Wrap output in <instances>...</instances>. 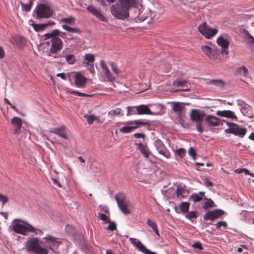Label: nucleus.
I'll list each match as a JSON object with an SVG mask.
<instances>
[{"mask_svg":"<svg viewBox=\"0 0 254 254\" xmlns=\"http://www.w3.org/2000/svg\"><path fill=\"white\" fill-rule=\"evenodd\" d=\"M107 223L109 224L107 228V230L113 231L116 229V225L115 222L109 220V222H107Z\"/></svg>","mask_w":254,"mask_h":254,"instance_id":"49","label":"nucleus"},{"mask_svg":"<svg viewBox=\"0 0 254 254\" xmlns=\"http://www.w3.org/2000/svg\"><path fill=\"white\" fill-rule=\"evenodd\" d=\"M144 157L146 158L145 161L148 162L149 161L151 162L153 164L156 162V157L149 151L148 148L144 145Z\"/></svg>","mask_w":254,"mask_h":254,"instance_id":"25","label":"nucleus"},{"mask_svg":"<svg viewBox=\"0 0 254 254\" xmlns=\"http://www.w3.org/2000/svg\"><path fill=\"white\" fill-rule=\"evenodd\" d=\"M135 145L136 146V149L139 150L140 151V152L143 154V144L139 142V143H137L136 142L135 143Z\"/></svg>","mask_w":254,"mask_h":254,"instance_id":"60","label":"nucleus"},{"mask_svg":"<svg viewBox=\"0 0 254 254\" xmlns=\"http://www.w3.org/2000/svg\"><path fill=\"white\" fill-rule=\"evenodd\" d=\"M146 224L148 227L152 229V230L158 237H160L158 227L155 221L150 218H147L146 221Z\"/></svg>","mask_w":254,"mask_h":254,"instance_id":"29","label":"nucleus"},{"mask_svg":"<svg viewBox=\"0 0 254 254\" xmlns=\"http://www.w3.org/2000/svg\"><path fill=\"white\" fill-rule=\"evenodd\" d=\"M111 67L113 70V71L116 73L118 74L119 73L118 68L117 67V66L114 63H110Z\"/></svg>","mask_w":254,"mask_h":254,"instance_id":"57","label":"nucleus"},{"mask_svg":"<svg viewBox=\"0 0 254 254\" xmlns=\"http://www.w3.org/2000/svg\"><path fill=\"white\" fill-rule=\"evenodd\" d=\"M128 125L130 126L124 127L120 129V131L122 132H130L134 128H136L140 126L143 125V121H135L133 122H129L127 123Z\"/></svg>","mask_w":254,"mask_h":254,"instance_id":"12","label":"nucleus"},{"mask_svg":"<svg viewBox=\"0 0 254 254\" xmlns=\"http://www.w3.org/2000/svg\"><path fill=\"white\" fill-rule=\"evenodd\" d=\"M60 35V31L58 29H55L51 33H48L44 35L45 37L44 40L49 39H53L55 38H59L58 36Z\"/></svg>","mask_w":254,"mask_h":254,"instance_id":"30","label":"nucleus"},{"mask_svg":"<svg viewBox=\"0 0 254 254\" xmlns=\"http://www.w3.org/2000/svg\"><path fill=\"white\" fill-rule=\"evenodd\" d=\"M206 114L203 111L198 109H191L190 117V120L194 122L196 125V129L200 133L203 131V129L202 127V123L205 119Z\"/></svg>","mask_w":254,"mask_h":254,"instance_id":"1","label":"nucleus"},{"mask_svg":"<svg viewBox=\"0 0 254 254\" xmlns=\"http://www.w3.org/2000/svg\"><path fill=\"white\" fill-rule=\"evenodd\" d=\"M45 239L53 244L54 242H55L57 239L51 235H48L45 238Z\"/></svg>","mask_w":254,"mask_h":254,"instance_id":"55","label":"nucleus"},{"mask_svg":"<svg viewBox=\"0 0 254 254\" xmlns=\"http://www.w3.org/2000/svg\"><path fill=\"white\" fill-rule=\"evenodd\" d=\"M121 114V109L117 108L116 110H111L109 112L108 114L109 115L115 116L116 115H119Z\"/></svg>","mask_w":254,"mask_h":254,"instance_id":"51","label":"nucleus"},{"mask_svg":"<svg viewBox=\"0 0 254 254\" xmlns=\"http://www.w3.org/2000/svg\"><path fill=\"white\" fill-rule=\"evenodd\" d=\"M204 184L207 187H212L213 186L214 184L213 183L210 182L208 179H205L204 180Z\"/></svg>","mask_w":254,"mask_h":254,"instance_id":"59","label":"nucleus"},{"mask_svg":"<svg viewBox=\"0 0 254 254\" xmlns=\"http://www.w3.org/2000/svg\"><path fill=\"white\" fill-rule=\"evenodd\" d=\"M190 206V203L188 202H182L179 204L180 210L184 214L189 212Z\"/></svg>","mask_w":254,"mask_h":254,"instance_id":"33","label":"nucleus"},{"mask_svg":"<svg viewBox=\"0 0 254 254\" xmlns=\"http://www.w3.org/2000/svg\"><path fill=\"white\" fill-rule=\"evenodd\" d=\"M127 116L137 114L138 115L143 114V105L138 106H128L127 107Z\"/></svg>","mask_w":254,"mask_h":254,"instance_id":"20","label":"nucleus"},{"mask_svg":"<svg viewBox=\"0 0 254 254\" xmlns=\"http://www.w3.org/2000/svg\"><path fill=\"white\" fill-rule=\"evenodd\" d=\"M66 62L70 64H72L75 61V56L72 54L67 55L65 56Z\"/></svg>","mask_w":254,"mask_h":254,"instance_id":"39","label":"nucleus"},{"mask_svg":"<svg viewBox=\"0 0 254 254\" xmlns=\"http://www.w3.org/2000/svg\"><path fill=\"white\" fill-rule=\"evenodd\" d=\"M14 221H18L25 224L24 225L17 223L13 225L12 230L17 234L26 236L28 232H33L34 230V228L31 225L24 221L19 219H15Z\"/></svg>","mask_w":254,"mask_h":254,"instance_id":"3","label":"nucleus"},{"mask_svg":"<svg viewBox=\"0 0 254 254\" xmlns=\"http://www.w3.org/2000/svg\"><path fill=\"white\" fill-rule=\"evenodd\" d=\"M186 150L183 148H181L176 150V153L181 158H183L186 154Z\"/></svg>","mask_w":254,"mask_h":254,"instance_id":"50","label":"nucleus"},{"mask_svg":"<svg viewBox=\"0 0 254 254\" xmlns=\"http://www.w3.org/2000/svg\"><path fill=\"white\" fill-rule=\"evenodd\" d=\"M87 64L89 65V67L88 68L89 70L92 73H94V69L93 64H89L88 63H86Z\"/></svg>","mask_w":254,"mask_h":254,"instance_id":"63","label":"nucleus"},{"mask_svg":"<svg viewBox=\"0 0 254 254\" xmlns=\"http://www.w3.org/2000/svg\"><path fill=\"white\" fill-rule=\"evenodd\" d=\"M129 240L134 247L143 252V244L139 240L133 238H130Z\"/></svg>","mask_w":254,"mask_h":254,"instance_id":"31","label":"nucleus"},{"mask_svg":"<svg viewBox=\"0 0 254 254\" xmlns=\"http://www.w3.org/2000/svg\"><path fill=\"white\" fill-rule=\"evenodd\" d=\"M85 60H87L88 63H93L95 60L94 55L93 54H87L85 55Z\"/></svg>","mask_w":254,"mask_h":254,"instance_id":"47","label":"nucleus"},{"mask_svg":"<svg viewBox=\"0 0 254 254\" xmlns=\"http://www.w3.org/2000/svg\"><path fill=\"white\" fill-rule=\"evenodd\" d=\"M224 212L221 209H216L213 211H209L205 213L204 215V220H214V219L219 218L223 215Z\"/></svg>","mask_w":254,"mask_h":254,"instance_id":"11","label":"nucleus"},{"mask_svg":"<svg viewBox=\"0 0 254 254\" xmlns=\"http://www.w3.org/2000/svg\"><path fill=\"white\" fill-rule=\"evenodd\" d=\"M204 196V192H199L198 193H193L190 196L194 202H199L202 200L203 196Z\"/></svg>","mask_w":254,"mask_h":254,"instance_id":"32","label":"nucleus"},{"mask_svg":"<svg viewBox=\"0 0 254 254\" xmlns=\"http://www.w3.org/2000/svg\"><path fill=\"white\" fill-rule=\"evenodd\" d=\"M187 81L186 80H176L173 81V85L176 87H183L186 86Z\"/></svg>","mask_w":254,"mask_h":254,"instance_id":"36","label":"nucleus"},{"mask_svg":"<svg viewBox=\"0 0 254 254\" xmlns=\"http://www.w3.org/2000/svg\"><path fill=\"white\" fill-rule=\"evenodd\" d=\"M209 83L210 84L215 85L219 87H223L224 85L223 81L220 79H213L209 81Z\"/></svg>","mask_w":254,"mask_h":254,"instance_id":"38","label":"nucleus"},{"mask_svg":"<svg viewBox=\"0 0 254 254\" xmlns=\"http://www.w3.org/2000/svg\"><path fill=\"white\" fill-rule=\"evenodd\" d=\"M100 207H101V210L103 211V212H104L106 213L109 214V210H108V208L107 207L102 206H100Z\"/></svg>","mask_w":254,"mask_h":254,"instance_id":"64","label":"nucleus"},{"mask_svg":"<svg viewBox=\"0 0 254 254\" xmlns=\"http://www.w3.org/2000/svg\"><path fill=\"white\" fill-rule=\"evenodd\" d=\"M110 11L112 14L118 19H127L129 16L128 10L120 3L112 5Z\"/></svg>","mask_w":254,"mask_h":254,"instance_id":"2","label":"nucleus"},{"mask_svg":"<svg viewBox=\"0 0 254 254\" xmlns=\"http://www.w3.org/2000/svg\"><path fill=\"white\" fill-rule=\"evenodd\" d=\"M98 218L103 221L105 224L109 222L110 219L106 214L99 212L98 213Z\"/></svg>","mask_w":254,"mask_h":254,"instance_id":"40","label":"nucleus"},{"mask_svg":"<svg viewBox=\"0 0 254 254\" xmlns=\"http://www.w3.org/2000/svg\"><path fill=\"white\" fill-rule=\"evenodd\" d=\"M237 72L244 77H247L249 75V70L245 66H242L237 68Z\"/></svg>","mask_w":254,"mask_h":254,"instance_id":"34","label":"nucleus"},{"mask_svg":"<svg viewBox=\"0 0 254 254\" xmlns=\"http://www.w3.org/2000/svg\"><path fill=\"white\" fill-rule=\"evenodd\" d=\"M207 200L204 203L203 205V208L205 210H207L209 208L214 207V202L211 199H206Z\"/></svg>","mask_w":254,"mask_h":254,"instance_id":"41","label":"nucleus"},{"mask_svg":"<svg viewBox=\"0 0 254 254\" xmlns=\"http://www.w3.org/2000/svg\"><path fill=\"white\" fill-rule=\"evenodd\" d=\"M39 239L38 238H30L25 244L26 250L28 252L35 253L39 246Z\"/></svg>","mask_w":254,"mask_h":254,"instance_id":"9","label":"nucleus"},{"mask_svg":"<svg viewBox=\"0 0 254 254\" xmlns=\"http://www.w3.org/2000/svg\"><path fill=\"white\" fill-rule=\"evenodd\" d=\"M144 114L153 115L155 114L150 111L147 106L144 105Z\"/></svg>","mask_w":254,"mask_h":254,"instance_id":"54","label":"nucleus"},{"mask_svg":"<svg viewBox=\"0 0 254 254\" xmlns=\"http://www.w3.org/2000/svg\"><path fill=\"white\" fill-rule=\"evenodd\" d=\"M75 18L73 17L70 16L68 18H64L61 19V22H64L67 24H70L74 22Z\"/></svg>","mask_w":254,"mask_h":254,"instance_id":"48","label":"nucleus"},{"mask_svg":"<svg viewBox=\"0 0 254 254\" xmlns=\"http://www.w3.org/2000/svg\"><path fill=\"white\" fill-rule=\"evenodd\" d=\"M216 115L220 117H226L232 119H237L234 113L230 110L218 111Z\"/></svg>","mask_w":254,"mask_h":254,"instance_id":"24","label":"nucleus"},{"mask_svg":"<svg viewBox=\"0 0 254 254\" xmlns=\"http://www.w3.org/2000/svg\"><path fill=\"white\" fill-rule=\"evenodd\" d=\"M217 44L220 46L222 54L227 55L229 54L228 48L229 46V42L227 39H225L223 36L219 37L217 39Z\"/></svg>","mask_w":254,"mask_h":254,"instance_id":"15","label":"nucleus"},{"mask_svg":"<svg viewBox=\"0 0 254 254\" xmlns=\"http://www.w3.org/2000/svg\"><path fill=\"white\" fill-rule=\"evenodd\" d=\"M11 124L14 127L13 132L14 134H19L22 127V120L18 117H14L11 120Z\"/></svg>","mask_w":254,"mask_h":254,"instance_id":"17","label":"nucleus"},{"mask_svg":"<svg viewBox=\"0 0 254 254\" xmlns=\"http://www.w3.org/2000/svg\"><path fill=\"white\" fill-rule=\"evenodd\" d=\"M86 9L89 12L96 16L100 20L103 21L106 20V18L93 5L88 6Z\"/></svg>","mask_w":254,"mask_h":254,"instance_id":"22","label":"nucleus"},{"mask_svg":"<svg viewBox=\"0 0 254 254\" xmlns=\"http://www.w3.org/2000/svg\"><path fill=\"white\" fill-rule=\"evenodd\" d=\"M201 50L205 55L210 59L215 60L218 58V53L215 49H212L208 46H203Z\"/></svg>","mask_w":254,"mask_h":254,"instance_id":"13","label":"nucleus"},{"mask_svg":"<svg viewBox=\"0 0 254 254\" xmlns=\"http://www.w3.org/2000/svg\"><path fill=\"white\" fill-rule=\"evenodd\" d=\"M65 127L64 126L58 128H55L52 130H50L51 132L54 133L64 138L65 139L67 138V136L64 131Z\"/></svg>","mask_w":254,"mask_h":254,"instance_id":"27","label":"nucleus"},{"mask_svg":"<svg viewBox=\"0 0 254 254\" xmlns=\"http://www.w3.org/2000/svg\"><path fill=\"white\" fill-rule=\"evenodd\" d=\"M142 172H143V163L140 160L138 162H137L134 166L133 170V175L135 176L136 178V181L141 182V178L142 176Z\"/></svg>","mask_w":254,"mask_h":254,"instance_id":"14","label":"nucleus"},{"mask_svg":"<svg viewBox=\"0 0 254 254\" xmlns=\"http://www.w3.org/2000/svg\"><path fill=\"white\" fill-rule=\"evenodd\" d=\"M55 24V23L53 21H49L47 23H42V24H35L32 23L31 25L33 27L34 30L37 32H39L40 31H42L44 30V29L51 25H54Z\"/></svg>","mask_w":254,"mask_h":254,"instance_id":"23","label":"nucleus"},{"mask_svg":"<svg viewBox=\"0 0 254 254\" xmlns=\"http://www.w3.org/2000/svg\"><path fill=\"white\" fill-rule=\"evenodd\" d=\"M147 16L146 17H144V21L146 20L148 18H149L150 20H152L156 17L155 12L151 10H148V13H147Z\"/></svg>","mask_w":254,"mask_h":254,"instance_id":"46","label":"nucleus"},{"mask_svg":"<svg viewBox=\"0 0 254 254\" xmlns=\"http://www.w3.org/2000/svg\"><path fill=\"white\" fill-rule=\"evenodd\" d=\"M193 248L198 249L199 250H202L203 247L199 242H195L192 245Z\"/></svg>","mask_w":254,"mask_h":254,"instance_id":"58","label":"nucleus"},{"mask_svg":"<svg viewBox=\"0 0 254 254\" xmlns=\"http://www.w3.org/2000/svg\"><path fill=\"white\" fill-rule=\"evenodd\" d=\"M34 253H36V254H48V251L45 248H42L39 245L36 250V252H35Z\"/></svg>","mask_w":254,"mask_h":254,"instance_id":"45","label":"nucleus"},{"mask_svg":"<svg viewBox=\"0 0 254 254\" xmlns=\"http://www.w3.org/2000/svg\"><path fill=\"white\" fill-rule=\"evenodd\" d=\"M51 46L50 49L60 51L63 48V42L60 38H55L51 40Z\"/></svg>","mask_w":254,"mask_h":254,"instance_id":"19","label":"nucleus"},{"mask_svg":"<svg viewBox=\"0 0 254 254\" xmlns=\"http://www.w3.org/2000/svg\"><path fill=\"white\" fill-rule=\"evenodd\" d=\"M155 146L159 154L168 159L171 157L170 152L160 140L158 139L156 140Z\"/></svg>","mask_w":254,"mask_h":254,"instance_id":"10","label":"nucleus"},{"mask_svg":"<svg viewBox=\"0 0 254 254\" xmlns=\"http://www.w3.org/2000/svg\"><path fill=\"white\" fill-rule=\"evenodd\" d=\"M35 10L37 15L36 18L38 19L50 17L53 13L50 6L44 4H38Z\"/></svg>","mask_w":254,"mask_h":254,"instance_id":"4","label":"nucleus"},{"mask_svg":"<svg viewBox=\"0 0 254 254\" xmlns=\"http://www.w3.org/2000/svg\"><path fill=\"white\" fill-rule=\"evenodd\" d=\"M205 121L209 127H217L220 125V119L215 116L206 115Z\"/></svg>","mask_w":254,"mask_h":254,"instance_id":"18","label":"nucleus"},{"mask_svg":"<svg viewBox=\"0 0 254 254\" xmlns=\"http://www.w3.org/2000/svg\"><path fill=\"white\" fill-rule=\"evenodd\" d=\"M172 106L174 112L181 114L185 109V104L180 102H172Z\"/></svg>","mask_w":254,"mask_h":254,"instance_id":"26","label":"nucleus"},{"mask_svg":"<svg viewBox=\"0 0 254 254\" xmlns=\"http://www.w3.org/2000/svg\"><path fill=\"white\" fill-rule=\"evenodd\" d=\"M8 201L7 196L0 193V201L2 202L3 205Z\"/></svg>","mask_w":254,"mask_h":254,"instance_id":"52","label":"nucleus"},{"mask_svg":"<svg viewBox=\"0 0 254 254\" xmlns=\"http://www.w3.org/2000/svg\"><path fill=\"white\" fill-rule=\"evenodd\" d=\"M53 182L55 185H56L58 188H61L62 187V185L60 183L58 180L56 178L52 179Z\"/></svg>","mask_w":254,"mask_h":254,"instance_id":"61","label":"nucleus"},{"mask_svg":"<svg viewBox=\"0 0 254 254\" xmlns=\"http://www.w3.org/2000/svg\"><path fill=\"white\" fill-rule=\"evenodd\" d=\"M198 31L206 38L211 39L218 32V29L210 28L206 22H203L198 27Z\"/></svg>","mask_w":254,"mask_h":254,"instance_id":"6","label":"nucleus"},{"mask_svg":"<svg viewBox=\"0 0 254 254\" xmlns=\"http://www.w3.org/2000/svg\"><path fill=\"white\" fill-rule=\"evenodd\" d=\"M119 2L128 10L133 7H135L136 4L135 0H119Z\"/></svg>","mask_w":254,"mask_h":254,"instance_id":"28","label":"nucleus"},{"mask_svg":"<svg viewBox=\"0 0 254 254\" xmlns=\"http://www.w3.org/2000/svg\"><path fill=\"white\" fill-rule=\"evenodd\" d=\"M62 27L64 29L66 30V31H67L69 32L77 33H80L81 32V30L77 27L72 28V27H69L68 26H67L66 25H63Z\"/></svg>","mask_w":254,"mask_h":254,"instance_id":"35","label":"nucleus"},{"mask_svg":"<svg viewBox=\"0 0 254 254\" xmlns=\"http://www.w3.org/2000/svg\"><path fill=\"white\" fill-rule=\"evenodd\" d=\"M4 103H6L8 105L10 106V107L13 109L14 110H15L16 112L18 113V109L14 106H13L10 102L6 98H5L4 99Z\"/></svg>","mask_w":254,"mask_h":254,"instance_id":"56","label":"nucleus"},{"mask_svg":"<svg viewBox=\"0 0 254 254\" xmlns=\"http://www.w3.org/2000/svg\"><path fill=\"white\" fill-rule=\"evenodd\" d=\"M189 155L191 156L193 159H195L196 153L193 148L190 147L188 151Z\"/></svg>","mask_w":254,"mask_h":254,"instance_id":"53","label":"nucleus"},{"mask_svg":"<svg viewBox=\"0 0 254 254\" xmlns=\"http://www.w3.org/2000/svg\"><path fill=\"white\" fill-rule=\"evenodd\" d=\"M115 199L122 212L125 214H129L130 210L128 208V202L124 194L119 193L115 195Z\"/></svg>","mask_w":254,"mask_h":254,"instance_id":"5","label":"nucleus"},{"mask_svg":"<svg viewBox=\"0 0 254 254\" xmlns=\"http://www.w3.org/2000/svg\"><path fill=\"white\" fill-rule=\"evenodd\" d=\"M87 78L82 75L80 72H76L75 76V85L78 87H84L85 86Z\"/></svg>","mask_w":254,"mask_h":254,"instance_id":"16","label":"nucleus"},{"mask_svg":"<svg viewBox=\"0 0 254 254\" xmlns=\"http://www.w3.org/2000/svg\"><path fill=\"white\" fill-rule=\"evenodd\" d=\"M59 52L60 51L57 50L49 49V51L47 52L49 60L50 61L54 62L58 64L62 63L63 61L62 58H64V57L59 53Z\"/></svg>","mask_w":254,"mask_h":254,"instance_id":"8","label":"nucleus"},{"mask_svg":"<svg viewBox=\"0 0 254 254\" xmlns=\"http://www.w3.org/2000/svg\"><path fill=\"white\" fill-rule=\"evenodd\" d=\"M227 124L229 127V128L226 129L225 132L228 133H232L240 137H243L247 133V129L246 128L240 127L237 124L228 122Z\"/></svg>","mask_w":254,"mask_h":254,"instance_id":"7","label":"nucleus"},{"mask_svg":"<svg viewBox=\"0 0 254 254\" xmlns=\"http://www.w3.org/2000/svg\"><path fill=\"white\" fill-rule=\"evenodd\" d=\"M176 193L178 197L182 199L187 197L189 195V191L185 189V186L179 185L177 187Z\"/></svg>","mask_w":254,"mask_h":254,"instance_id":"21","label":"nucleus"},{"mask_svg":"<svg viewBox=\"0 0 254 254\" xmlns=\"http://www.w3.org/2000/svg\"><path fill=\"white\" fill-rule=\"evenodd\" d=\"M186 217L190 220L193 218H196L197 217V213L195 211L188 212V214L186 215Z\"/></svg>","mask_w":254,"mask_h":254,"instance_id":"44","label":"nucleus"},{"mask_svg":"<svg viewBox=\"0 0 254 254\" xmlns=\"http://www.w3.org/2000/svg\"><path fill=\"white\" fill-rule=\"evenodd\" d=\"M84 117L87 119V122L89 125L92 124L94 121L98 120V118L94 115L85 114L84 115Z\"/></svg>","mask_w":254,"mask_h":254,"instance_id":"37","label":"nucleus"},{"mask_svg":"<svg viewBox=\"0 0 254 254\" xmlns=\"http://www.w3.org/2000/svg\"><path fill=\"white\" fill-rule=\"evenodd\" d=\"M20 3L22 5V8L23 10L25 11H29L30 10L32 4V0L30 1L29 3L27 4H25L21 1L20 2Z\"/></svg>","mask_w":254,"mask_h":254,"instance_id":"43","label":"nucleus"},{"mask_svg":"<svg viewBox=\"0 0 254 254\" xmlns=\"http://www.w3.org/2000/svg\"><path fill=\"white\" fill-rule=\"evenodd\" d=\"M144 254H157L156 253L152 252L147 249L145 246H144Z\"/></svg>","mask_w":254,"mask_h":254,"instance_id":"62","label":"nucleus"},{"mask_svg":"<svg viewBox=\"0 0 254 254\" xmlns=\"http://www.w3.org/2000/svg\"><path fill=\"white\" fill-rule=\"evenodd\" d=\"M68 92L72 94H75L77 96H81L83 97H93L94 95V94H87L84 93L78 92L77 91H69Z\"/></svg>","mask_w":254,"mask_h":254,"instance_id":"42","label":"nucleus"}]
</instances>
